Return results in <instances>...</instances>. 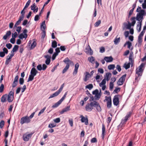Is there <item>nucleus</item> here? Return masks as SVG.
Masks as SVG:
<instances>
[{"label": "nucleus", "mask_w": 146, "mask_h": 146, "mask_svg": "<svg viewBox=\"0 0 146 146\" xmlns=\"http://www.w3.org/2000/svg\"><path fill=\"white\" fill-rule=\"evenodd\" d=\"M95 108L98 112L101 111V108L99 103L96 101H93L90 103H88L85 107L86 110L88 111H90L93 109V107Z\"/></svg>", "instance_id": "nucleus-1"}, {"label": "nucleus", "mask_w": 146, "mask_h": 146, "mask_svg": "<svg viewBox=\"0 0 146 146\" xmlns=\"http://www.w3.org/2000/svg\"><path fill=\"white\" fill-rule=\"evenodd\" d=\"M145 65V63H142L137 68L136 70V77L135 80H140V77L141 76L142 74L143 70L144 69Z\"/></svg>", "instance_id": "nucleus-2"}, {"label": "nucleus", "mask_w": 146, "mask_h": 146, "mask_svg": "<svg viewBox=\"0 0 146 146\" xmlns=\"http://www.w3.org/2000/svg\"><path fill=\"white\" fill-rule=\"evenodd\" d=\"M146 13L144 10H141L139 11L138 14H137L136 19L138 21H142L143 19V16L145 15Z\"/></svg>", "instance_id": "nucleus-3"}, {"label": "nucleus", "mask_w": 146, "mask_h": 146, "mask_svg": "<svg viewBox=\"0 0 146 146\" xmlns=\"http://www.w3.org/2000/svg\"><path fill=\"white\" fill-rule=\"evenodd\" d=\"M133 52H131L129 57V60L130 62H128V68H130V66H131V72L133 71L134 68V67L133 66V64L134 62V60L133 59Z\"/></svg>", "instance_id": "nucleus-4"}, {"label": "nucleus", "mask_w": 146, "mask_h": 146, "mask_svg": "<svg viewBox=\"0 0 146 146\" xmlns=\"http://www.w3.org/2000/svg\"><path fill=\"white\" fill-rule=\"evenodd\" d=\"M63 62L66 64V65L62 71V73H65L68 69L70 67L69 64L73 62L70 60L68 58H66L63 60Z\"/></svg>", "instance_id": "nucleus-5"}, {"label": "nucleus", "mask_w": 146, "mask_h": 146, "mask_svg": "<svg viewBox=\"0 0 146 146\" xmlns=\"http://www.w3.org/2000/svg\"><path fill=\"white\" fill-rule=\"evenodd\" d=\"M128 120V115H127L124 119H122L120 124L117 126L118 129L121 128L125 125Z\"/></svg>", "instance_id": "nucleus-6"}, {"label": "nucleus", "mask_w": 146, "mask_h": 146, "mask_svg": "<svg viewBox=\"0 0 146 146\" xmlns=\"http://www.w3.org/2000/svg\"><path fill=\"white\" fill-rule=\"evenodd\" d=\"M31 121V120L28 118V116H26L22 117L20 121V123L22 125L24 123H28Z\"/></svg>", "instance_id": "nucleus-7"}, {"label": "nucleus", "mask_w": 146, "mask_h": 146, "mask_svg": "<svg viewBox=\"0 0 146 146\" xmlns=\"http://www.w3.org/2000/svg\"><path fill=\"white\" fill-rule=\"evenodd\" d=\"M28 133L27 132L24 134L23 135V138L25 141H28L33 133H31L29 134H28Z\"/></svg>", "instance_id": "nucleus-8"}, {"label": "nucleus", "mask_w": 146, "mask_h": 146, "mask_svg": "<svg viewBox=\"0 0 146 146\" xmlns=\"http://www.w3.org/2000/svg\"><path fill=\"white\" fill-rule=\"evenodd\" d=\"M14 92L13 91H11L8 95H7V98L8 102H11L14 99Z\"/></svg>", "instance_id": "nucleus-9"}, {"label": "nucleus", "mask_w": 146, "mask_h": 146, "mask_svg": "<svg viewBox=\"0 0 146 146\" xmlns=\"http://www.w3.org/2000/svg\"><path fill=\"white\" fill-rule=\"evenodd\" d=\"M106 99L104 100L105 102V101H107V107L108 108H110L111 106V100L110 97H108L106 96L105 97Z\"/></svg>", "instance_id": "nucleus-10"}, {"label": "nucleus", "mask_w": 146, "mask_h": 146, "mask_svg": "<svg viewBox=\"0 0 146 146\" xmlns=\"http://www.w3.org/2000/svg\"><path fill=\"white\" fill-rule=\"evenodd\" d=\"M80 118H81V121L82 122H84L85 124L86 125L88 124V119L87 115H85V117H84L82 115H81L80 116Z\"/></svg>", "instance_id": "nucleus-11"}, {"label": "nucleus", "mask_w": 146, "mask_h": 146, "mask_svg": "<svg viewBox=\"0 0 146 146\" xmlns=\"http://www.w3.org/2000/svg\"><path fill=\"white\" fill-rule=\"evenodd\" d=\"M126 74H124L121 76L119 80L117 82V84L118 85H122L125 80Z\"/></svg>", "instance_id": "nucleus-12"}, {"label": "nucleus", "mask_w": 146, "mask_h": 146, "mask_svg": "<svg viewBox=\"0 0 146 146\" xmlns=\"http://www.w3.org/2000/svg\"><path fill=\"white\" fill-rule=\"evenodd\" d=\"M119 99L117 96H115L113 100V102L114 105L116 106H117L119 104Z\"/></svg>", "instance_id": "nucleus-13"}, {"label": "nucleus", "mask_w": 146, "mask_h": 146, "mask_svg": "<svg viewBox=\"0 0 146 146\" xmlns=\"http://www.w3.org/2000/svg\"><path fill=\"white\" fill-rule=\"evenodd\" d=\"M19 76L18 75H17L15 77L14 81L12 83V87L13 88L15 87L17 85L18 83V80Z\"/></svg>", "instance_id": "nucleus-14"}, {"label": "nucleus", "mask_w": 146, "mask_h": 146, "mask_svg": "<svg viewBox=\"0 0 146 146\" xmlns=\"http://www.w3.org/2000/svg\"><path fill=\"white\" fill-rule=\"evenodd\" d=\"M143 31H141L138 36V43L139 44L141 45L142 42V37L144 33Z\"/></svg>", "instance_id": "nucleus-15"}, {"label": "nucleus", "mask_w": 146, "mask_h": 146, "mask_svg": "<svg viewBox=\"0 0 146 146\" xmlns=\"http://www.w3.org/2000/svg\"><path fill=\"white\" fill-rule=\"evenodd\" d=\"M44 57L46 58L45 63L47 65H49L50 62L51 56L48 55L44 56Z\"/></svg>", "instance_id": "nucleus-16"}, {"label": "nucleus", "mask_w": 146, "mask_h": 146, "mask_svg": "<svg viewBox=\"0 0 146 146\" xmlns=\"http://www.w3.org/2000/svg\"><path fill=\"white\" fill-rule=\"evenodd\" d=\"M79 66V64L78 63H77L75 65V68L73 73V75H75L77 74Z\"/></svg>", "instance_id": "nucleus-17"}, {"label": "nucleus", "mask_w": 146, "mask_h": 146, "mask_svg": "<svg viewBox=\"0 0 146 146\" xmlns=\"http://www.w3.org/2000/svg\"><path fill=\"white\" fill-rule=\"evenodd\" d=\"M104 60L107 62H112L113 60V58L111 56H106L104 58Z\"/></svg>", "instance_id": "nucleus-18"}, {"label": "nucleus", "mask_w": 146, "mask_h": 146, "mask_svg": "<svg viewBox=\"0 0 146 146\" xmlns=\"http://www.w3.org/2000/svg\"><path fill=\"white\" fill-rule=\"evenodd\" d=\"M137 23V29L138 32H140L141 30L142 22L141 20V21H139Z\"/></svg>", "instance_id": "nucleus-19"}, {"label": "nucleus", "mask_w": 146, "mask_h": 146, "mask_svg": "<svg viewBox=\"0 0 146 146\" xmlns=\"http://www.w3.org/2000/svg\"><path fill=\"white\" fill-rule=\"evenodd\" d=\"M38 72L35 68H33L31 71V74L35 76L37 73Z\"/></svg>", "instance_id": "nucleus-20"}, {"label": "nucleus", "mask_w": 146, "mask_h": 146, "mask_svg": "<svg viewBox=\"0 0 146 146\" xmlns=\"http://www.w3.org/2000/svg\"><path fill=\"white\" fill-rule=\"evenodd\" d=\"M70 110V106H68L63 109L62 111H61L60 112V113L61 114H63L64 112H66L67 111Z\"/></svg>", "instance_id": "nucleus-21"}, {"label": "nucleus", "mask_w": 146, "mask_h": 146, "mask_svg": "<svg viewBox=\"0 0 146 146\" xmlns=\"http://www.w3.org/2000/svg\"><path fill=\"white\" fill-rule=\"evenodd\" d=\"M11 34V31H7L6 34L3 36V38L4 40H6L7 38Z\"/></svg>", "instance_id": "nucleus-22"}, {"label": "nucleus", "mask_w": 146, "mask_h": 146, "mask_svg": "<svg viewBox=\"0 0 146 146\" xmlns=\"http://www.w3.org/2000/svg\"><path fill=\"white\" fill-rule=\"evenodd\" d=\"M106 133V128L104 124L102 125V136L103 139L104 138V136Z\"/></svg>", "instance_id": "nucleus-23"}, {"label": "nucleus", "mask_w": 146, "mask_h": 146, "mask_svg": "<svg viewBox=\"0 0 146 146\" xmlns=\"http://www.w3.org/2000/svg\"><path fill=\"white\" fill-rule=\"evenodd\" d=\"M33 42L31 45L30 48L31 49H33L35 48L36 45V42L35 39L33 40Z\"/></svg>", "instance_id": "nucleus-24"}, {"label": "nucleus", "mask_w": 146, "mask_h": 146, "mask_svg": "<svg viewBox=\"0 0 146 146\" xmlns=\"http://www.w3.org/2000/svg\"><path fill=\"white\" fill-rule=\"evenodd\" d=\"M23 19L22 17H19V20L15 23L14 27H17L21 23V21L23 20Z\"/></svg>", "instance_id": "nucleus-25"}, {"label": "nucleus", "mask_w": 146, "mask_h": 146, "mask_svg": "<svg viewBox=\"0 0 146 146\" xmlns=\"http://www.w3.org/2000/svg\"><path fill=\"white\" fill-rule=\"evenodd\" d=\"M19 46L17 45H15L13 48L12 50L11 51V53H14V52L17 51L19 48Z\"/></svg>", "instance_id": "nucleus-26"}, {"label": "nucleus", "mask_w": 146, "mask_h": 146, "mask_svg": "<svg viewBox=\"0 0 146 146\" xmlns=\"http://www.w3.org/2000/svg\"><path fill=\"white\" fill-rule=\"evenodd\" d=\"M7 98V94H6L3 95L1 98V102H6Z\"/></svg>", "instance_id": "nucleus-27"}, {"label": "nucleus", "mask_w": 146, "mask_h": 146, "mask_svg": "<svg viewBox=\"0 0 146 146\" xmlns=\"http://www.w3.org/2000/svg\"><path fill=\"white\" fill-rule=\"evenodd\" d=\"M60 93H59L58 91L54 93H53L51 95L49 98V99L52 98L54 97H56L58 96Z\"/></svg>", "instance_id": "nucleus-28"}, {"label": "nucleus", "mask_w": 146, "mask_h": 146, "mask_svg": "<svg viewBox=\"0 0 146 146\" xmlns=\"http://www.w3.org/2000/svg\"><path fill=\"white\" fill-rule=\"evenodd\" d=\"M26 35H24L23 33H22L20 34L19 35L18 37L20 39H22L23 38H25L26 39L27 36H26Z\"/></svg>", "instance_id": "nucleus-29"}, {"label": "nucleus", "mask_w": 146, "mask_h": 146, "mask_svg": "<svg viewBox=\"0 0 146 146\" xmlns=\"http://www.w3.org/2000/svg\"><path fill=\"white\" fill-rule=\"evenodd\" d=\"M136 6V4H134L132 6V9H131L129 11V15L131 16L132 14L133 10L135 9V7Z\"/></svg>", "instance_id": "nucleus-30"}, {"label": "nucleus", "mask_w": 146, "mask_h": 146, "mask_svg": "<svg viewBox=\"0 0 146 146\" xmlns=\"http://www.w3.org/2000/svg\"><path fill=\"white\" fill-rule=\"evenodd\" d=\"M88 60L92 64H94V61L95 60V59L93 56H91L90 57H88Z\"/></svg>", "instance_id": "nucleus-31"}, {"label": "nucleus", "mask_w": 146, "mask_h": 146, "mask_svg": "<svg viewBox=\"0 0 146 146\" xmlns=\"http://www.w3.org/2000/svg\"><path fill=\"white\" fill-rule=\"evenodd\" d=\"M128 29V23H124L123 24V30H125Z\"/></svg>", "instance_id": "nucleus-32"}, {"label": "nucleus", "mask_w": 146, "mask_h": 146, "mask_svg": "<svg viewBox=\"0 0 146 146\" xmlns=\"http://www.w3.org/2000/svg\"><path fill=\"white\" fill-rule=\"evenodd\" d=\"M14 53H11V54H9L7 57L6 59L7 60L11 61V59L14 56Z\"/></svg>", "instance_id": "nucleus-33"}, {"label": "nucleus", "mask_w": 146, "mask_h": 146, "mask_svg": "<svg viewBox=\"0 0 146 146\" xmlns=\"http://www.w3.org/2000/svg\"><path fill=\"white\" fill-rule=\"evenodd\" d=\"M57 42L55 41L54 40L52 42V47L53 48H55L57 46Z\"/></svg>", "instance_id": "nucleus-34"}, {"label": "nucleus", "mask_w": 146, "mask_h": 146, "mask_svg": "<svg viewBox=\"0 0 146 146\" xmlns=\"http://www.w3.org/2000/svg\"><path fill=\"white\" fill-rule=\"evenodd\" d=\"M120 41V38H117L116 37L114 40V44H117Z\"/></svg>", "instance_id": "nucleus-35"}, {"label": "nucleus", "mask_w": 146, "mask_h": 146, "mask_svg": "<svg viewBox=\"0 0 146 146\" xmlns=\"http://www.w3.org/2000/svg\"><path fill=\"white\" fill-rule=\"evenodd\" d=\"M135 17H133L131 18V20L132 21L131 23V24L132 25V26H134L136 23L135 20Z\"/></svg>", "instance_id": "nucleus-36"}, {"label": "nucleus", "mask_w": 146, "mask_h": 146, "mask_svg": "<svg viewBox=\"0 0 146 146\" xmlns=\"http://www.w3.org/2000/svg\"><path fill=\"white\" fill-rule=\"evenodd\" d=\"M106 83V79L104 78L102 81L99 84L100 86L102 87L103 85H105Z\"/></svg>", "instance_id": "nucleus-37"}, {"label": "nucleus", "mask_w": 146, "mask_h": 146, "mask_svg": "<svg viewBox=\"0 0 146 146\" xmlns=\"http://www.w3.org/2000/svg\"><path fill=\"white\" fill-rule=\"evenodd\" d=\"M61 103L59 102H57L54 104L52 106L53 108H56L58 107Z\"/></svg>", "instance_id": "nucleus-38"}, {"label": "nucleus", "mask_w": 146, "mask_h": 146, "mask_svg": "<svg viewBox=\"0 0 146 146\" xmlns=\"http://www.w3.org/2000/svg\"><path fill=\"white\" fill-rule=\"evenodd\" d=\"M14 28H16V31L18 33H19L21 32V26H17V27H14Z\"/></svg>", "instance_id": "nucleus-39"}, {"label": "nucleus", "mask_w": 146, "mask_h": 146, "mask_svg": "<svg viewBox=\"0 0 146 146\" xmlns=\"http://www.w3.org/2000/svg\"><path fill=\"white\" fill-rule=\"evenodd\" d=\"M34 76H34L31 74H30L29 75V78L28 79V80H27V82H29L30 81H32L34 79Z\"/></svg>", "instance_id": "nucleus-40"}, {"label": "nucleus", "mask_w": 146, "mask_h": 146, "mask_svg": "<svg viewBox=\"0 0 146 146\" xmlns=\"http://www.w3.org/2000/svg\"><path fill=\"white\" fill-rule=\"evenodd\" d=\"M115 68V65L114 64H110L108 66V68L110 70L113 69Z\"/></svg>", "instance_id": "nucleus-41"}, {"label": "nucleus", "mask_w": 146, "mask_h": 146, "mask_svg": "<svg viewBox=\"0 0 146 146\" xmlns=\"http://www.w3.org/2000/svg\"><path fill=\"white\" fill-rule=\"evenodd\" d=\"M93 86L92 84H90L86 86V88L90 90H91Z\"/></svg>", "instance_id": "nucleus-42"}, {"label": "nucleus", "mask_w": 146, "mask_h": 146, "mask_svg": "<svg viewBox=\"0 0 146 146\" xmlns=\"http://www.w3.org/2000/svg\"><path fill=\"white\" fill-rule=\"evenodd\" d=\"M25 9H24V8H23V9L21 11V15L20 17H22L24 19V14L25 13V12L24 11Z\"/></svg>", "instance_id": "nucleus-43"}, {"label": "nucleus", "mask_w": 146, "mask_h": 146, "mask_svg": "<svg viewBox=\"0 0 146 146\" xmlns=\"http://www.w3.org/2000/svg\"><path fill=\"white\" fill-rule=\"evenodd\" d=\"M101 95L100 94L98 93L96 94L94 96V98L96 100H98L100 98Z\"/></svg>", "instance_id": "nucleus-44"}, {"label": "nucleus", "mask_w": 146, "mask_h": 146, "mask_svg": "<svg viewBox=\"0 0 146 146\" xmlns=\"http://www.w3.org/2000/svg\"><path fill=\"white\" fill-rule=\"evenodd\" d=\"M113 82H110V89L111 90H112L113 88Z\"/></svg>", "instance_id": "nucleus-45"}, {"label": "nucleus", "mask_w": 146, "mask_h": 146, "mask_svg": "<svg viewBox=\"0 0 146 146\" xmlns=\"http://www.w3.org/2000/svg\"><path fill=\"white\" fill-rule=\"evenodd\" d=\"M101 21L100 20H99L97 21L94 24V26L95 27H98L101 23Z\"/></svg>", "instance_id": "nucleus-46"}, {"label": "nucleus", "mask_w": 146, "mask_h": 146, "mask_svg": "<svg viewBox=\"0 0 146 146\" xmlns=\"http://www.w3.org/2000/svg\"><path fill=\"white\" fill-rule=\"evenodd\" d=\"M46 108V107H44L38 113V115L40 116L42 113H43L44 112V110H45Z\"/></svg>", "instance_id": "nucleus-47"}, {"label": "nucleus", "mask_w": 146, "mask_h": 146, "mask_svg": "<svg viewBox=\"0 0 146 146\" xmlns=\"http://www.w3.org/2000/svg\"><path fill=\"white\" fill-rule=\"evenodd\" d=\"M4 86L3 84H1L0 86V92H3L4 90Z\"/></svg>", "instance_id": "nucleus-48"}, {"label": "nucleus", "mask_w": 146, "mask_h": 146, "mask_svg": "<svg viewBox=\"0 0 146 146\" xmlns=\"http://www.w3.org/2000/svg\"><path fill=\"white\" fill-rule=\"evenodd\" d=\"M19 84L21 85H22L24 83V80L23 78H20L19 80Z\"/></svg>", "instance_id": "nucleus-49"}, {"label": "nucleus", "mask_w": 146, "mask_h": 146, "mask_svg": "<svg viewBox=\"0 0 146 146\" xmlns=\"http://www.w3.org/2000/svg\"><path fill=\"white\" fill-rule=\"evenodd\" d=\"M17 36V33L16 32H15L14 33L12 34V37L15 38Z\"/></svg>", "instance_id": "nucleus-50"}, {"label": "nucleus", "mask_w": 146, "mask_h": 146, "mask_svg": "<svg viewBox=\"0 0 146 146\" xmlns=\"http://www.w3.org/2000/svg\"><path fill=\"white\" fill-rule=\"evenodd\" d=\"M4 125V121L3 120H2L0 122V127L1 128L3 127Z\"/></svg>", "instance_id": "nucleus-51"}, {"label": "nucleus", "mask_w": 146, "mask_h": 146, "mask_svg": "<svg viewBox=\"0 0 146 146\" xmlns=\"http://www.w3.org/2000/svg\"><path fill=\"white\" fill-rule=\"evenodd\" d=\"M120 88H116L113 91V93H117L118 92L120 91Z\"/></svg>", "instance_id": "nucleus-52"}, {"label": "nucleus", "mask_w": 146, "mask_h": 146, "mask_svg": "<svg viewBox=\"0 0 146 146\" xmlns=\"http://www.w3.org/2000/svg\"><path fill=\"white\" fill-rule=\"evenodd\" d=\"M64 84H63L60 86L59 89L58 90V92L60 93L62 90V89L64 87Z\"/></svg>", "instance_id": "nucleus-53"}, {"label": "nucleus", "mask_w": 146, "mask_h": 146, "mask_svg": "<svg viewBox=\"0 0 146 146\" xmlns=\"http://www.w3.org/2000/svg\"><path fill=\"white\" fill-rule=\"evenodd\" d=\"M56 126V124L54 123H50L48 125V127L49 128H52L55 127Z\"/></svg>", "instance_id": "nucleus-54"}, {"label": "nucleus", "mask_w": 146, "mask_h": 146, "mask_svg": "<svg viewBox=\"0 0 146 146\" xmlns=\"http://www.w3.org/2000/svg\"><path fill=\"white\" fill-rule=\"evenodd\" d=\"M91 142L92 143H96L97 142V140L96 138H92L91 140Z\"/></svg>", "instance_id": "nucleus-55"}, {"label": "nucleus", "mask_w": 146, "mask_h": 146, "mask_svg": "<svg viewBox=\"0 0 146 146\" xmlns=\"http://www.w3.org/2000/svg\"><path fill=\"white\" fill-rule=\"evenodd\" d=\"M37 68L39 70H42V65L40 64L38 65L37 66Z\"/></svg>", "instance_id": "nucleus-56"}, {"label": "nucleus", "mask_w": 146, "mask_h": 146, "mask_svg": "<svg viewBox=\"0 0 146 146\" xmlns=\"http://www.w3.org/2000/svg\"><path fill=\"white\" fill-rule=\"evenodd\" d=\"M31 9L32 10H34V9H35L36 7V4L35 3H34L32 5H31Z\"/></svg>", "instance_id": "nucleus-57"}, {"label": "nucleus", "mask_w": 146, "mask_h": 146, "mask_svg": "<svg viewBox=\"0 0 146 146\" xmlns=\"http://www.w3.org/2000/svg\"><path fill=\"white\" fill-rule=\"evenodd\" d=\"M54 121L56 123H58L60 121V119L57 118L54 119Z\"/></svg>", "instance_id": "nucleus-58"}, {"label": "nucleus", "mask_w": 146, "mask_h": 146, "mask_svg": "<svg viewBox=\"0 0 146 146\" xmlns=\"http://www.w3.org/2000/svg\"><path fill=\"white\" fill-rule=\"evenodd\" d=\"M12 46V45L10 43L7 44H6V46L8 49H10Z\"/></svg>", "instance_id": "nucleus-59"}, {"label": "nucleus", "mask_w": 146, "mask_h": 146, "mask_svg": "<svg viewBox=\"0 0 146 146\" xmlns=\"http://www.w3.org/2000/svg\"><path fill=\"white\" fill-rule=\"evenodd\" d=\"M116 68L119 72H120L121 70V66L119 64L117 65Z\"/></svg>", "instance_id": "nucleus-60"}, {"label": "nucleus", "mask_w": 146, "mask_h": 146, "mask_svg": "<svg viewBox=\"0 0 146 146\" xmlns=\"http://www.w3.org/2000/svg\"><path fill=\"white\" fill-rule=\"evenodd\" d=\"M105 48L104 47H101L100 48V52L101 53L104 52H105Z\"/></svg>", "instance_id": "nucleus-61"}, {"label": "nucleus", "mask_w": 146, "mask_h": 146, "mask_svg": "<svg viewBox=\"0 0 146 146\" xmlns=\"http://www.w3.org/2000/svg\"><path fill=\"white\" fill-rule=\"evenodd\" d=\"M15 38H13L12 37V38H11L10 39V42L12 44H14L15 43Z\"/></svg>", "instance_id": "nucleus-62"}, {"label": "nucleus", "mask_w": 146, "mask_h": 146, "mask_svg": "<svg viewBox=\"0 0 146 146\" xmlns=\"http://www.w3.org/2000/svg\"><path fill=\"white\" fill-rule=\"evenodd\" d=\"M134 37L133 36H128V39L131 41H133V40Z\"/></svg>", "instance_id": "nucleus-63"}, {"label": "nucleus", "mask_w": 146, "mask_h": 146, "mask_svg": "<svg viewBox=\"0 0 146 146\" xmlns=\"http://www.w3.org/2000/svg\"><path fill=\"white\" fill-rule=\"evenodd\" d=\"M99 93V91L98 89H96L94 91L92 92V94H93L96 95Z\"/></svg>", "instance_id": "nucleus-64"}]
</instances>
